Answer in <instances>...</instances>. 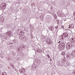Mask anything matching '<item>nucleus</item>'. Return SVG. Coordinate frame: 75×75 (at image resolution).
<instances>
[{
  "mask_svg": "<svg viewBox=\"0 0 75 75\" xmlns=\"http://www.w3.org/2000/svg\"><path fill=\"white\" fill-rule=\"evenodd\" d=\"M17 58H18V59H20V58H19V57H18Z\"/></svg>",
  "mask_w": 75,
  "mask_h": 75,
  "instance_id": "28",
  "label": "nucleus"
},
{
  "mask_svg": "<svg viewBox=\"0 0 75 75\" xmlns=\"http://www.w3.org/2000/svg\"><path fill=\"white\" fill-rule=\"evenodd\" d=\"M63 37H64V35H62L60 36L59 37V40H64Z\"/></svg>",
  "mask_w": 75,
  "mask_h": 75,
  "instance_id": "5",
  "label": "nucleus"
},
{
  "mask_svg": "<svg viewBox=\"0 0 75 75\" xmlns=\"http://www.w3.org/2000/svg\"><path fill=\"white\" fill-rule=\"evenodd\" d=\"M25 46L22 45V50H24V49H25Z\"/></svg>",
  "mask_w": 75,
  "mask_h": 75,
  "instance_id": "18",
  "label": "nucleus"
},
{
  "mask_svg": "<svg viewBox=\"0 0 75 75\" xmlns=\"http://www.w3.org/2000/svg\"><path fill=\"white\" fill-rule=\"evenodd\" d=\"M18 50H22V49H23V48H22V45L18 46Z\"/></svg>",
  "mask_w": 75,
  "mask_h": 75,
  "instance_id": "12",
  "label": "nucleus"
},
{
  "mask_svg": "<svg viewBox=\"0 0 75 75\" xmlns=\"http://www.w3.org/2000/svg\"><path fill=\"white\" fill-rule=\"evenodd\" d=\"M62 55H64L65 54V53L64 52H62V54H61Z\"/></svg>",
  "mask_w": 75,
  "mask_h": 75,
  "instance_id": "17",
  "label": "nucleus"
},
{
  "mask_svg": "<svg viewBox=\"0 0 75 75\" xmlns=\"http://www.w3.org/2000/svg\"><path fill=\"white\" fill-rule=\"evenodd\" d=\"M11 44H13V43L11 42L10 43Z\"/></svg>",
  "mask_w": 75,
  "mask_h": 75,
  "instance_id": "25",
  "label": "nucleus"
},
{
  "mask_svg": "<svg viewBox=\"0 0 75 75\" xmlns=\"http://www.w3.org/2000/svg\"><path fill=\"white\" fill-rule=\"evenodd\" d=\"M61 42V41H59L58 42V43H60Z\"/></svg>",
  "mask_w": 75,
  "mask_h": 75,
  "instance_id": "26",
  "label": "nucleus"
},
{
  "mask_svg": "<svg viewBox=\"0 0 75 75\" xmlns=\"http://www.w3.org/2000/svg\"><path fill=\"white\" fill-rule=\"evenodd\" d=\"M68 46L69 47H67V49L68 50H69L71 48V45H69V44H68Z\"/></svg>",
  "mask_w": 75,
  "mask_h": 75,
  "instance_id": "15",
  "label": "nucleus"
},
{
  "mask_svg": "<svg viewBox=\"0 0 75 75\" xmlns=\"http://www.w3.org/2000/svg\"><path fill=\"white\" fill-rule=\"evenodd\" d=\"M72 40H74V39H72Z\"/></svg>",
  "mask_w": 75,
  "mask_h": 75,
  "instance_id": "31",
  "label": "nucleus"
},
{
  "mask_svg": "<svg viewBox=\"0 0 75 75\" xmlns=\"http://www.w3.org/2000/svg\"><path fill=\"white\" fill-rule=\"evenodd\" d=\"M55 17H57V16H56V15H55Z\"/></svg>",
  "mask_w": 75,
  "mask_h": 75,
  "instance_id": "29",
  "label": "nucleus"
},
{
  "mask_svg": "<svg viewBox=\"0 0 75 75\" xmlns=\"http://www.w3.org/2000/svg\"><path fill=\"white\" fill-rule=\"evenodd\" d=\"M74 51V52H75V51Z\"/></svg>",
  "mask_w": 75,
  "mask_h": 75,
  "instance_id": "33",
  "label": "nucleus"
},
{
  "mask_svg": "<svg viewBox=\"0 0 75 75\" xmlns=\"http://www.w3.org/2000/svg\"><path fill=\"white\" fill-rule=\"evenodd\" d=\"M47 42L48 43L49 45H51L52 44V42L51 40H49L47 41Z\"/></svg>",
  "mask_w": 75,
  "mask_h": 75,
  "instance_id": "6",
  "label": "nucleus"
},
{
  "mask_svg": "<svg viewBox=\"0 0 75 75\" xmlns=\"http://www.w3.org/2000/svg\"><path fill=\"white\" fill-rule=\"evenodd\" d=\"M11 32L10 31H8L6 33V35L8 37H9L10 35H11Z\"/></svg>",
  "mask_w": 75,
  "mask_h": 75,
  "instance_id": "7",
  "label": "nucleus"
},
{
  "mask_svg": "<svg viewBox=\"0 0 75 75\" xmlns=\"http://www.w3.org/2000/svg\"><path fill=\"white\" fill-rule=\"evenodd\" d=\"M74 19H75V18H74Z\"/></svg>",
  "mask_w": 75,
  "mask_h": 75,
  "instance_id": "34",
  "label": "nucleus"
},
{
  "mask_svg": "<svg viewBox=\"0 0 75 75\" xmlns=\"http://www.w3.org/2000/svg\"><path fill=\"white\" fill-rule=\"evenodd\" d=\"M12 67L13 68H15L13 66Z\"/></svg>",
  "mask_w": 75,
  "mask_h": 75,
  "instance_id": "27",
  "label": "nucleus"
},
{
  "mask_svg": "<svg viewBox=\"0 0 75 75\" xmlns=\"http://www.w3.org/2000/svg\"><path fill=\"white\" fill-rule=\"evenodd\" d=\"M19 39L20 40H24V39H25V37H24V36H21L19 37Z\"/></svg>",
  "mask_w": 75,
  "mask_h": 75,
  "instance_id": "9",
  "label": "nucleus"
},
{
  "mask_svg": "<svg viewBox=\"0 0 75 75\" xmlns=\"http://www.w3.org/2000/svg\"><path fill=\"white\" fill-rule=\"evenodd\" d=\"M25 70L24 69H22L20 70V73H25Z\"/></svg>",
  "mask_w": 75,
  "mask_h": 75,
  "instance_id": "3",
  "label": "nucleus"
},
{
  "mask_svg": "<svg viewBox=\"0 0 75 75\" xmlns=\"http://www.w3.org/2000/svg\"><path fill=\"white\" fill-rule=\"evenodd\" d=\"M74 16H75V11L74 13Z\"/></svg>",
  "mask_w": 75,
  "mask_h": 75,
  "instance_id": "24",
  "label": "nucleus"
},
{
  "mask_svg": "<svg viewBox=\"0 0 75 75\" xmlns=\"http://www.w3.org/2000/svg\"><path fill=\"white\" fill-rule=\"evenodd\" d=\"M71 28H74V24H72L71 25Z\"/></svg>",
  "mask_w": 75,
  "mask_h": 75,
  "instance_id": "20",
  "label": "nucleus"
},
{
  "mask_svg": "<svg viewBox=\"0 0 75 75\" xmlns=\"http://www.w3.org/2000/svg\"><path fill=\"white\" fill-rule=\"evenodd\" d=\"M59 46L61 49H64L65 47V44L64 42H62L59 45Z\"/></svg>",
  "mask_w": 75,
  "mask_h": 75,
  "instance_id": "1",
  "label": "nucleus"
},
{
  "mask_svg": "<svg viewBox=\"0 0 75 75\" xmlns=\"http://www.w3.org/2000/svg\"><path fill=\"white\" fill-rule=\"evenodd\" d=\"M49 30H51V31H52L54 30V26H51L48 27Z\"/></svg>",
  "mask_w": 75,
  "mask_h": 75,
  "instance_id": "4",
  "label": "nucleus"
},
{
  "mask_svg": "<svg viewBox=\"0 0 75 75\" xmlns=\"http://www.w3.org/2000/svg\"><path fill=\"white\" fill-rule=\"evenodd\" d=\"M1 18L2 20H3V22L4 21V16H2Z\"/></svg>",
  "mask_w": 75,
  "mask_h": 75,
  "instance_id": "16",
  "label": "nucleus"
},
{
  "mask_svg": "<svg viewBox=\"0 0 75 75\" xmlns=\"http://www.w3.org/2000/svg\"><path fill=\"white\" fill-rule=\"evenodd\" d=\"M2 75H7L6 72H3L2 73Z\"/></svg>",
  "mask_w": 75,
  "mask_h": 75,
  "instance_id": "13",
  "label": "nucleus"
},
{
  "mask_svg": "<svg viewBox=\"0 0 75 75\" xmlns=\"http://www.w3.org/2000/svg\"><path fill=\"white\" fill-rule=\"evenodd\" d=\"M0 66L1 67H3L2 64H0Z\"/></svg>",
  "mask_w": 75,
  "mask_h": 75,
  "instance_id": "23",
  "label": "nucleus"
},
{
  "mask_svg": "<svg viewBox=\"0 0 75 75\" xmlns=\"http://www.w3.org/2000/svg\"><path fill=\"white\" fill-rule=\"evenodd\" d=\"M61 17H62V18H63V19L65 18V15L62 13H61Z\"/></svg>",
  "mask_w": 75,
  "mask_h": 75,
  "instance_id": "8",
  "label": "nucleus"
},
{
  "mask_svg": "<svg viewBox=\"0 0 75 75\" xmlns=\"http://www.w3.org/2000/svg\"><path fill=\"white\" fill-rule=\"evenodd\" d=\"M35 61L36 62H37L38 64H40V60L38 59H35Z\"/></svg>",
  "mask_w": 75,
  "mask_h": 75,
  "instance_id": "11",
  "label": "nucleus"
},
{
  "mask_svg": "<svg viewBox=\"0 0 75 75\" xmlns=\"http://www.w3.org/2000/svg\"><path fill=\"white\" fill-rule=\"evenodd\" d=\"M1 9L4 10L5 8H6V3H3L1 4Z\"/></svg>",
  "mask_w": 75,
  "mask_h": 75,
  "instance_id": "2",
  "label": "nucleus"
},
{
  "mask_svg": "<svg viewBox=\"0 0 75 75\" xmlns=\"http://www.w3.org/2000/svg\"><path fill=\"white\" fill-rule=\"evenodd\" d=\"M58 16H59V17H61V14H58Z\"/></svg>",
  "mask_w": 75,
  "mask_h": 75,
  "instance_id": "21",
  "label": "nucleus"
},
{
  "mask_svg": "<svg viewBox=\"0 0 75 75\" xmlns=\"http://www.w3.org/2000/svg\"><path fill=\"white\" fill-rule=\"evenodd\" d=\"M62 35H63V36H64L65 37H69L68 34L67 33H63Z\"/></svg>",
  "mask_w": 75,
  "mask_h": 75,
  "instance_id": "10",
  "label": "nucleus"
},
{
  "mask_svg": "<svg viewBox=\"0 0 75 75\" xmlns=\"http://www.w3.org/2000/svg\"><path fill=\"white\" fill-rule=\"evenodd\" d=\"M37 51L38 52H42V50L40 49H38Z\"/></svg>",
  "mask_w": 75,
  "mask_h": 75,
  "instance_id": "14",
  "label": "nucleus"
},
{
  "mask_svg": "<svg viewBox=\"0 0 75 75\" xmlns=\"http://www.w3.org/2000/svg\"><path fill=\"white\" fill-rule=\"evenodd\" d=\"M47 57H48V58H50V57L49 54H47Z\"/></svg>",
  "mask_w": 75,
  "mask_h": 75,
  "instance_id": "22",
  "label": "nucleus"
},
{
  "mask_svg": "<svg viewBox=\"0 0 75 75\" xmlns=\"http://www.w3.org/2000/svg\"><path fill=\"white\" fill-rule=\"evenodd\" d=\"M69 44V42H68V43H67V44L66 48H67V47H68V48H69V46H68V44Z\"/></svg>",
  "mask_w": 75,
  "mask_h": 75,
  "instance_id": "19",
  "label": "nucleus"
},
{
  "mask_svg": "<svg viewBox=\"0 0 75 75\" xmlns=\"http://www.w3.org/2000/svg\"><path fill=\"white\" fill-rule=\"evenodd\" d=\"M69 37L67 39H69Z\"/></svg>",
  "mask_w": 75,
  "mask_h": 75,
  "instance_id": "30",
  "label": "nucleus"
},
{
  "mask_svg": "<svg viewBox=\"0 0 75 75\" xmlns=\"http://www.w3.org/2000/svg\"><path fill=\"white\" fill-rule=\"evenodd\" d=\"M50 61H52V59H51Z\"/></svg>",
  "mask_w": 75,
  "mask_h": 75,
  "instance_id": "32",
  "label": "nucleus"
}]
</instances>
